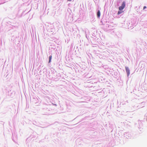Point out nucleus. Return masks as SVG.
<instances>
[{"label": "nucleus", "mask_w": 147, "mask_h": 147, "mask_svg": "<svg viewBox=\"0 0 147 147\" xmlns=\"http://www.w3.org/2000/svg\"><path fill=\"white\" fill-rule=\"evenodd\" d=\"M125 2L124 1L123 2L121 5L119 7V9L120 11L122 10L125 7Z\"/></svg>", "instance_id": "1"}, {"label": "nucleus", "mask_w": 147, "mask_h": 147, "mask_svg": "<svg viewBox=\"0 0 147 147\" xmlns=\"http://www.w3.org/2000/svg\"><path fill=\"white\" fill-rule=\"evenodd\" d=\"M125 69L128 76L130 74V70L128 67H125Z\"/></svg>", "instance_id": "2"}, {"label": "nucleus", "mask_w": 147, "mask_h": 147, "mask_svg": "<svg viewBox=\"0 0 147 147\" xmlns=\"http://www.w3.org/2000/svg\"><path fill=\"white\" fill-rule=\"evenodd\" d=\"M100 11H98L97 13V16L98 17H99L100 16Z\"/></svg>", "instance_id": "3"}, {"label": "nucleus", "mask_w": 147, "mask_h": 147, "mask_svg": "<svg viewBox=\"0 0 147 147\" xmlns=\"http://www.w3.org/2000/svg\"><path fill=\"white\" fill-rule=\"evenodd\" d=\"M52 56L51 55L49 56V63H50L51 61V59H52Z\"/></svg>", "instance_id": "4"}, {"label": "nucleus", "mask_w": 147, "mask_h": 147, "mask_svg": "<svg viewBox=\"0 0 147 147\" xmlns=\"http://www.w3.org/2000/svg\"><path fill=\"white\" fill-rule=\"evenodd\" d=\"M123 12V11H119L118 12L117 14L119 15Z\"/></svg>", "instance_id": "5"}, {"label": "nucleus", "mask_w": 147, "mask_h": 147, "mask_svg": "<svg viewBox=\"0 0 147 147\" xmlns=\"http://www.w3.org/2000/svg\"><path fill=\"white\" fill-rule=\"evenodd\" d=\"M146 6H144L143 8V9H144L145 8H146Z\"/></svg>", "instance_id": "6"}, {"label": "nucleus", "mask_w": 147, "mask_h": 147, "mask_svg": "<svg viewBox=\"0 0 147 147\" xmlns=\"http://www.w3.org/2000/svg\"><path fill=\"white\" fill-rule=\"evenodd\" d=\"M68 1H71V0H67Z\"/></svg>", "instance_id": "7"}]
</instances>
